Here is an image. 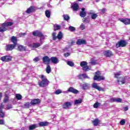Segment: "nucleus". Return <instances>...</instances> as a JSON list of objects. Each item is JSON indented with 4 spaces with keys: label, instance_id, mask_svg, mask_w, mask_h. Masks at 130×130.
<instances>
[{
    "label": "nucleus",
    "instance_id": "f257e3e1",
    "mask_svg": "<svg viewBox=\"0 0 130 130\" xmlns=\"http://www.w3.org/2000/svg\"><path fill=\"white\" fill-rule=\"evenodd\" d=\"M121 76V72H118L114 74V77L117 79V83L118 85H123L125 83V77L120 76Z\"/></svg>",
    "mask_w": 130,
    "mask_h": 130
},
{
    "label": "nucleus",
    "instance_id": "f03ea898",
    "mask_svg": "<svg viewBox=\"0 0 130 130\" xmlns=\"http://www.w3.org/2000/svg\"><path fill=\"white\" fill-rule=\"evenodd\" d=\"M42 80L41 82L38 83L39 86L42 88H44V87H46L48 84H49V81L47 80L46 77L44 75H41L40 77Z\"/></svg>",
    "mask_w": 130,
    "mask_h": 130
},
{
    "label": "nucleus",
    "instance_id": "7ed1b4c3",
    "mask_svg": "<svg viewBox=\"0 0 130 130\" xmlns=\"http://www.w3.org/2000/svg\"><path fill=\"white\" fill-rule=\"evenodd\" d=\"M14 23L12 22H6L2 24V27H0V32H5L8 30L7 27L13 26Z\"/></svg>",
    "mask_w": 130,
    "mask_h": 130
},
{
    "label": "nucleus",
    "instance_id": "20e7f679",
    "mask_svg": "<svg viewBox=\"0 0 130 130\" xmlns=\"http://www.w3.org/2000/svg\"><path fill=\"white\" fill-rule=\"evenodd\" d=\"M33 36L36 37H39L40 41L42 40H44L45 39V37L43 35V34L40 30L34 31L32 33Z\"/></svg>",
    "mask_w": 130,
    "mask_h": 130
},
{
    "label": "nucleus",
    "instance_id": "39448f33",
    "mask_svg": "<svg viewBox=\"0 0 130 130\" xmlns=\"http://www.w3.org/2000/svg\"><path fill=\"white\" fill-rule=\"evenodd\" d=\"M101 73L99 71H96L95 73V75L93 77L94 81H98L99 82H100V81L105 80V78H104L103 76H101Z\"/></svg>",
    "mask_w": 130,
    "mask_h": 130
},
{
    "label": "nucleus",
    "instance_id": "423d86ee",
    "mask_svg": "<svg viewBox=\"0 0 130 130\" xmlns=\"http://www.w3.org/2000/svg\"><path fill=\"white\" fill-rule=\"evenodd\" d=\"M80 67L82 68L83 72H89L90 71V68L88 66V62L86 61H83L80 62Z\"/></svg>",
    "mask_w": 130,
    "mask_h": 130
},
{
    "label": "nucleus",
    "instance_id": "0eeeda50",
    "mask_svg": "<svg viewBox=\"0 0 130 130\" xmlns=\"http://www.w3.org/2000/svg\"><path fill=\"white\" fill-rule=\"evenodd\" d=\"M1 60L4 61L5 62H9V61H12L13 59V56L11 55H6L1 57Z\"/></svg>",
    "mask_w": 130,
    "mask_h": 130
},
{
    "label": "nucleus",
    "instance_id": "6e6552de",
    "mask_svg": "<svg viewBox=\"0 0 130 130\" xmlns=\"http://www.w3.org/2000/svg\"><path fill=\"white\" fill-rule=\"evenodd\" d=\"M16 46H17L14 45V44H8L6 46L5 50H6V51H12V50L16 48Z\"/></svg>",
    "mask_w": 130,
    "mask_h": 130
},
{
    "label": "nucleus",
    "instance_id": "1a4fd4ad",
    "mask_svg": "<svg viewBox=\"0 0 130 130\" xmlns=\"http://www.w3.org/2000/svg\"><path fill=\"white\" fill-rule=\"evenodd\" d=\"M125 46H126V42L124 40H121L116 44V47L117 48H118V47H124Z\"/></svg>",
    "mask_w": 130,
    "mask_h": 130
},
{
    "label": "nucleus",
    "instance_id": "9d476101",
    "mask_svg": "<svg viewBox=\"0 0 130 130\" xmlns=\"http://www.w3.org/2000/svg\"><path fill=\"white\" fill-rule=\"evenodd\" d=\"M119 21L121 22L124 25H130V19L129 18H119Z\"/></svg>",
    "mask_w": 130,
    "mask_h": 130
},
{
    "label": "nucleus",
    "instance_id": "9b49d317",
    "mask_svg": "<svg viewBox=\"0 0 130 130\" xmlns=\"http://www.w3.org/2000/svg\"><path fill=\"white\" fill-rule=\"evenodd\" d=\"M114 55V53H113L111 50H107L104 51V56H106V57H111V56H113Z\"/></svg>",
    "mask_w": 130,
    "mask_h": 130
},
{
    "label": "nucleus",
    "instance_id": "f8f14e48",
    "mask_svg": "<svg viewBox=\"0 0 130 130\" xmlns=\"http://www.w3.org/2000/svg\"><path fill=\"white\" fill-rule=\"evenodd\" d=\"M43 62L44 64L48 65L50 63V58L48 56H45L42 58Z\"/></svg>",
    "mask_w": 130,
    "mask_h": 130
},
{
    "label": "nucleus",
    "instance_id": "ddd939ff",
    "mask_svg": "<svg viewBox=\"0 0 130 130\" xmlns=\"http://www.w3.org/2000/svg\"><path fill=\"white\" fill-rule=\"evenodd\" d=\"M41 103V100L39 99H35L34 100H31L30 102L31 105H37L38 104H40Z\"/></svg>",
    "mask_w": 130,
    "mask_h": 130
},
{
    "label": "nucleus",
    "instance_id": "4468645a",
    "mask_svg": "<svg viewBox=\"0 0 130 130\" xmlns=\"http://www.w3.org/2000/svg\"><path fill=\"white\" fill-rule=\"evenodd\" d=\"M92 88H94V89H96L98 91H102V92L105 91L104 88H102L101 87L99 86L98 85V84H97L96 83H93L92 85Z\"/></svg>",
    "mask_w": 130,
    "mask_h": 130
},
{
    "label": "nucleus",
    "instance_id": "2eb2a0df",
    "mask_svg": "<svg viewBox=\"0 0 130 130\" xmlns=\"http://www.w3.org/2000/svg\"><path fill=\"white\" fill-rule=\"evenodd\" d=\"M76 44H77V45H85L87 44V41H86L85 40L79 39L77 40Z\"/></svg>",
    "mask_w": 130,
    "mask_h": 130
},
{
    "label": "nucleus",
    "instance_id": "dca6fc26",
    "mask_svg": "<svg viewBox=\"0 0 130 130\" xmlns=\"http://www.w3.org/2000/svg\"><path fill=\"white\" fill-rule=\"evenodd\" d=\"M34 12H35V7L31 6L26 10L25 13L26 14H31V13H34Z\"/></svg>",
    "mask_w": 130,
    "mask_h": 130
},
{
    "label": "nucleus",
    "instance_id": "f3484780",
    "mask_svg": "<svg viewBox=\"0 0 130 130\" xmlns=\"http://www.w3.org/2000/svg\"><path fill=\"white\" fill-rule=\"evenodd\" d=\"M110 102L113 103V102H117V103H121L122 102V100L120 98H111L110 99Z\"/></svg>",
    "mask_w": 130,
    "mask_h": 130
},
{
    "label": "nucleus",
    "instance_id": "a211bd4d",
    "mask_svg": "<svg viewBox=\"0 0 130 130\" xmlns=\"http://www.w3.org/2000/svg\"><path fill=\"white\" fill-rule=\"evenodd\" d=\"M11 41L14 45L17 46V44H18V38L17 37H15L14 36L11 37Z\"/></svg>",
    "mask_w": 130,
    "mask_h": 130
},
{
    "label": "nucleus",
    "instance_id": "6ab92c4d",
    "mask_svg": "<svg viewBox=\"0 0 130 130\" xmlns=\"http://www.w3.org/2000/svg\"><path fill=\"white\" fill-rule=\"evenodd\" d=\"M68 91L70 92L71 93H73V94H78V93H79V91L74 88L73 87H69Z\"/></svg>",
    "mask_w": 130,
    "mask_h": 130
},
{
    "label": "nucleus",
    "instance_id": "aec40b11",
    "mask_svg": "<svg viewBox=\"0 0 130 130\" xmlns=\"http://www.w3.org/2000/svg\"><path fill=\"white\" fill-rule=\"evenodd\" d=\"M85 8H82L81 11L80 12L79 15L81 18H85V16L87 15V12L85 11Z\"/></svg>",
    "mask_w": 130,
    "mask_h": 130
},
{
    "label": "nucleus",
    "instance_id": "412c9836",
    "mask_svg": "<svg viewBox=\"0 0 130 130\" xmlns=\"http://www.w3.org/2000/svg\"><path fill=\"white\" fill-rule=\"evenodd\" d=\"M50 60L52 63L56 64V63H58L59 62L58 58H57V57H51L50 58Z\"/></svg>",
    "mask_w": 130,
    "mask_h": 130
},
{
    "label": "nucleus",
    "instance_id": "4be33fe9",
    "mask_svg": "<svg viewBox=\"0 0 130 130\" xmlns=\"http://www.w3.org/2000/svg\"><path fill=\"white\" fill-rule=\"evenodd\" d=\"M72 106V103L71 102H66L62 105V108L64 109H68L69 107Z\"/></svg>",
    "mask_w": 130,
    "mask_h": 130
},
{
    "label": "nucleus",
    "instance_id": "5701e85b",
    "mask_svg": "<svg viewBox=\"0 0 130 130\" xmlns=\"http://www.w3.org/2000/svg\"><path fill=\"white\" fill-rule=\"evenodd\" d=\"M72 9H73V11L74 12H77L78 10H79V4L78 3H74L71 6Z\"/></svg>",
    "mask_w": 130,
    "mask_h": 130
},
{
    "label": "nucleus",
    "instance_id": "b1692460",
    "mask_svg": "<svg viewBox=\"0 0 130 130\" xmlns=\"http://www.w3.org/2000/svg\"><path fill=\"white\" fill-rule=\"evenodd\" d=\"M17 49L19 51H26V47L22 45H19L17 47Z\"/></svg>",
    "mask_w": 130,
    "mask_h": 130
},
{
    "label": "nucleus",
    "instance_id": "393cba45",
    "mask_svg": "<svg viewBox=\"0 0 130 130\" xmlns=\"http://www.w3.org/2000/svg\"><path fill=\"white\" fill-rule=\"evenodd\" d=\"M49 123L48 122L45 121V122H40L39 123V126H47Z\"/></svg>",
    "mask_w": 130,
    "mask_h": 130
},
{
    "label": "nucleus",
    "instance_id": "a878e982",
    "mask_svg": "<svg viewBox=\"0 0 130 130\" xmlns=\"http://www.w3.org/2000/svg\"><path fill=\"white\" fill-rule=\"evenodd\" d=\"M89 15H91V18L92 20H95L96 18L98 17V15L97 14L93 13V12H89Z\"/></svg>",
    "mask_w": 130,
    "mask_h": 130
},
{
    "label": "nucleus",
    "instance_id": "bb28decb",
    "mask_svg": "<svg viewBox=\"0 0 130 130\" xmlns=\"http://www.w3.org/2000/svg\"><path fill=\"white\" fill-rule=\"evenodd\" d=\"M92 123L94 126H97L99 124V119L97 118L95 119L92 121Z\"/></svg>",
    "mask_w": 130,
    "mask_h": 130
},
{
    "label": "nucleus",
    "instance_id": "cd10ccee",
    "mask_svg": "<svg viewBox=\"0 0 130 130\" xmlns=\"http://www.w3.org/2000/svg\"><path fill=\"white\" fill-rule=\"evenodd\" d=\"M46 72L47 74H50L51 73V67H50L49 64L47 65L46 69Z\"/></svg>",
    "mask_w": 130,
    "mask_h": 130
},
{
    "label": "nucleus",
    "instance_id": "c85d7f7f",
    "mask_svg": "<svg viewBox=\"0 0 130 130\" xmlns=\"http://www.w3.org/2000/svg\"><path fill=\"white\" fill-rule=\"evenodd\" d=\"M41 46V44L39 43H33V48H38Z\"/></svg>",
    "mask_w": 130,
    "mask_h": 130
},
{
    "label": "nucleus",
    "instance_id": "c756f323",
    "mask_svg": "<svg viewBox=\"0 0 130 130\" xmlns=\"http://www.w3.org/2000/svg\"><path fill=\"white\" fill-rule=\"evenodd\" d=\"M57 38L58 40H61L62 39V32L61 31H59L57 36Z\"/></svg>",
    "mask_w": 130,
    "mask_h": 130
},
{
    "label": "nucleus",
    "instance_id": "7c9ffc66",
    "mask_svg": "<svg viewBox=\"0 0 130 130\" xmlns=\"http://www.w3.org/2000/svg\"><path fill=\"white\" fill-rule=\"evenodd\" d=\"M22 107H23V108H26V109L29 108V107H30V103L29 102L25 103L22 105Z\"/></svg>",
    "mask_w": 130,
    "mask_h": 130
},
{
    "label": "nucleus",
    "instance_id": "2f4dec72",
    "mask_svg": "<svg viewBox=\"0 0 130 130\" xmlns=\"http://www.w3.org/2000/svg\"><path fill=\"white\" fill-rule=\"evenodd\" d=\"M61 27H60V26L57 25V24H55L54 25V31H57V30H60Z\"/></svg>",
    "mask_w": 130,
    "mask_h": 130
},
{
    "label": "nucleus",
    "instance_id": "473e14b6",
    "mask_svg": "<svg viewBox=\"0 0 130 130\" xmlns=\"http://www.w3.org/2000/svg\"><path fill=\"white\" fill-rule=\"evenodd\" d=\"M83 102V100H82V99H80L78 100H76L74 102V103L75 105L77 104H81V103H82Z\"/></svg>",
    "mask_w": 130,
    "mask_h": 130
},
{
    "label": "nucleus",
    "instance_id": "72a5a7b5",
    "mask_svg": "<svg viewBox=\"0 0 130 130\" xmlns=\"http://www.w3.org/2000/svg\"><path fill=\"white\" fill-rule=\"evenodd\" d=\"M9 101V95L7 94L5 95L4 99L3 100V102L4 103H7Z\"/></svg>",
    "mask_w": 130,
    "mask_h": 130
},
{
    "label": "nucleus",
    "instance_id": "f704fd0d",
    "mask_svg": "<svg viewBox=\"0 0 130 130\" xmlns=\"http://www.w3.org/2000/svg\"><path fill=\"white\" fill-rule=\"evenodd\" d=\"M82 89L83 90H88L89 89V85L87 83L83 84Z\"/></svg>",
    "mask_w": 130,
    "mask_h": 130
},
{
    "label": "nucleus",
    "instance_id": "c9c22d12",
    "mask_svg": "<svg viewBox=\"0 0 130 130\" xmlns=\"http://www.w3.org/2000/svg\"><path fill=\"white\" fill-rule=\"evenodd\" d=\"M45 15H46V17H47V18H50V11L47 10H46L45 11Z\"/></svg>",
    "mask_w": 130,
    "mask_h": 130
},
{
    "label": "nucleus",
    "instance_id": "e433bc0d",
    "mask_svg": "<svg viewBox=\"0 0 130 130\" xmlns=\"http://www.w3.org/2000/svg\"><path fill=\"white\" fill-rule=\"evenodd\" d=\"M15 97L17 100H21L22 98V95H21L20 93L16 94L15 95Z\"/></svg>",
    "mask_w": 130,
    "mask_h": 130
},
{
    "label": "nucleus",
    "instance_id": "4c0bfd02",
    "mask_svg": "<svg viewBox=\"0 0 130 130\" xmlns=\"http://www.w3.org/2000/svg\"><path fill=\"white\" fill-rule=\"evenodd\" d=\"M52 39L54 41L56 40L57 39V36H56V32H53L52 34Z\"/></svg>",
    "mask_w": 130,
    "mask_h": 130
},
{
    "label": "nucleus",
    "instance_id": "58836bf2",
    "mask_svg": "<svg viewBox=\"0 0 130 130\" xmlns=\"http://www.w3.org/2000/svg\"><path fill=\"white\" fill-rule=\"evenodd\" d=\"M36 127H37V125H36V124H33V125H30L29 126V130L35 129V128H36Z\"/></svg>",
    "mask_w": 130,
    "mask_h": 130
},
{
    "label": "nucleus",
    "instance_id": "ea45409f",
    "mask_svg": "<svg viewBox=\"0 0 130 130\" xmlns=\"http://www.w3.org/2000/svg\"><path fill=\"white\" fill-rule=\"evenodd\" d=\"M63 18L65 21H69L70 19V16L68 15H63Z\"/></svg>",
    "mask_w": 130,
    "mask_h": 130
},
{
    "label": "nucleus",
    "instance_id": "a19ab883",
    "mask_svg": "<svg viewBox=\"0 0 130 130\" xmlns=\"http://www.w3.org/2000/svg\"><path fill=\"white\" fill-rule=\"evenodd\" d=\"M67 64L70 66V67H74V66H75V63H74L72 61H68Z\"/></svg>",
    "mask_w": 130,
    "mask_h": 130
},
{
    "label": "nucleus",
    "instance_id": "79ce46f5",
    "mask_svg": "<svg viewBox=\"0 0 130 130\" xmlns=\"http://www.w3.org/2000/svg\"><path fill=\"white\" fill-rule=\"evenodd\" d=\"M69 30L71 31L72 32H73L74 31H76V27L72 26H70L69 27Z\"/></svg>",
    "mask_w": 130,
    "mask_h": 130
},
{
    "label": "nucleus",
    "instance_id": "37998d69",
    "mask_svg": "<svg viewBox=\"0 0 130 130\" xmlns=\"http://www.w3.org/2000/svg\"><path fill=\"white\" fill-rule=\"evenodd\" d=\"M5 117V113L3 111H0V118H4Z\"/></svg>",
    "mask_w": 130,
    "mask_h": 130
},
{
    "label": "nucleus",
    "instance_id": "c03bdc74",
    "mask_svg": "<svg viewBox=\"0 0 130 130\" xmlns=\"http://www.w3.org/2000/svg\"><path fill=\"white\" fill-rule=\"evenodd\" d=\"M99 105H100V103L96 102L93 105L94 108H98L99 107Z\"/></svg>",
    "mask_w": 130,
    "mask_h": 130
},
{
    "label": "nucleus",
    "instance_id": "a18cd8bd",
    "mask_svg": "<svg viewBox=\"0 0 130 130\" xmlns=\"http://www.w3.org/2000/svg\"><path fill=\"white\" fill-rule=\"evenodd\" d=\"M119 124L120 125H124V124H125V120L124 119L121 120L120 121Z\"/></svg>",
    "mask_w": 130,
    "mask_h": 130
},
{
    "label": "nucleus",
    "instance_id": "49530a36",
    "mask_svg": "<svg viewBox=\"0 0 130 130\" xmlns=\"http://www.w3.org/2000/svg\"><path fill=\"white\" fill-rule=\"evenodd\" d=\"M4 107H5V105H4V103H2L0 104V111H3V109H4Z\"/></svg>",
    "mask_w": 130,
    "mask_h": 130
},
{
    "label": "nucleus",
    "instance_id": "de8ad7c7",
    "mask_svg": "<svg viewBox=\"0 0 130 130\" xmlns=\"http://www.w3.org/2000/svg\"><path fill=\"white\" fill-rule=\"evenodd\" d=\"M82 77L83 79H89V76L86 74H83Z\"/></svg>",
    "mask_w": 130,
    "mask_h": 130
},
{
    "label": "nucleus",
    "instance_id": "09e8293b",
    "mask_svg": "<svg viewBox=\"0 0 130 130\" xmlns=\"http://www.w3.org/2000/svg\"><path fill=\"white\" fill-rule=\"evenodd\" d=\"M80 29H81V30H85V25L83 23L81 24L80 26Z\"/></svg>",
    "mask_w": 130,
    "mask_h": 130
},
{
    "label": "nucleus",
    "instance_id": "8fccbe9b",
    "mask_svg": "<svg viewBox=\"0 0 130 130\" xmlns=\"http://www.w3.org/2000/svg\"><path fill=\"white\" fill-rule=\"evenodd\" d=\"M61 92H62L61 90L58 89L55 91V94H56V95H58L59 94H60V93Z\"/></svg>",
    "mask_w": 130,
    "mask_h": 130
},
{
    "label": "nucleus",
    "instance_id": "3c124183",
    "mask_svg": "<svg viewBox=\"0 0 130 130\" xmlns=\"http://www.w3.org/2000/svg\"><path fill=\"white\" fill-rule=\"evenodd\" d=\"M106 12V9L105 8H103L101 10V13L103 15V14H105Z\"/></svg>",
    "mask_w": 130,
    "mask_h": 130
},
{
    "label": "nucleus",
    "instance_id": "603ef678",
    "mask_svg": "<svg viewBox=\"0 0 130 130\" xmlns=\"http://www.w3.org/2000/svg\"><path fill=\"white\" fill-rule=\"evenodd\" d=\"M39 60H40V59L38 57H36L34 59V61H35V62H37L39 61Z\"/></svg>",
    "mask_w": 130,
    "mask_h": 130
},
{
    "label": "nucleus",
    "instance_id": "864d4df0",
    "mask_svg": "<svg viewBox=\"0 0 130 130\" xmlns=\"http://www.w3.org/2000/svg\"><path fill=\"white\" fill-rule=\"evenodd\" d=\"M11 108H13V107L12 106V105H7V107L6 108V109L7 110H9V109H11Z\"/></svg>",
    "mask_w": 130,
    "mask_h": 130
},
{
    "label": "nucleus",
    "instance_id": "5fc2aeb1",
    "mask_svg": "<svg viewBox=\"0 0 130 130\" xmlns=\"http://www.w3.org/2000/svg\"><path fill=\"white\" fill-rule=\"evenodd\" d=\"M79 80H83V74H80L78 76Z\"/></svg>",
    "mask_w": 130,
    "mask_h": 130
},
{
    "label": "nucleus",
    "instance_id": "6e6d98bb",
    "mask_svg": "<svg viewBox=\"0 0 130 130\" xmlns=\"http://www.w3.org/2000/svg\"><path fill=\"white\" fill-rule=\"evenodd\" d=\"M4 124H5V121L3 119H0V125H3Z\"/></svg>",
    "mask_w": 130,
    "mask_h": 130
},
{
    "label": "nucleus",
    "instance_id": "4d7b16f0",
    "mask_svg": "<svg viewBox=\"0 0 130 130\" xmlns=\"http://www.w3.org/2000/svg\"><path fill=\"white\" fill-rule=\"evenodd\" d=\"M70 54H70V53H69V52L65 53L64 54V56L65 57H68V56H70Z\"/></svg>",
    "mask_w": 130,
    "mask_h": 130
},
{
    "label": "nucleus",
    "instance_id": "13d9d810",
    "mask_svg": "<svg viewBox=\"0 0 130 130\" xmlns=\"http://www.w3.org/2000/svg\"><path fill=\"white\" fill-rule=\"evenodd\" d=\"M91 64L95 65V64H96V61L95 60H92V61H91Z\"/></svg>",
    "mask_w": 130,
    "mask_h": 130
},
{
    "label": "nucleus",
    "instance_id": "bf43d9fd",
    "mask_svg": "<svg viewBox=\"0 0 130 130\" xmlns=\"http://www.w3.org/2000/svg\"><path fill=\"white\" fill-rule=\"evenodd\" d=\"M124 111H127V110H128V107H124Z\"/></svg>",
    "mask_w": 130,
    "mask_h": 130
},
{
    "label": "nucleus",
    "instance_id": "052dcab7",
    "mask_svg": "<svg viewBox=\"0 0 130 130\" xmlns=\"http://www.w3.org/2000/svg\"><path fill=\"white\" fill-rule=\"evenodd\" d=\"M2 97H3V93L0 92V101H1Z\"/></svg>",
    "mask_w": 130,
    "mask_h": 130
},
{
    "label": "nucleus",
    "instance_id": "680f3d73",
    "mask_svg": "<svg viewBox=\"0 0 130 130\" xmlns=\"http://www.w3.org/2000/svg\"><path fill=\"white\" fill-rule=\"evenodd\" d=\"M25 35H26V33L25 32H23V33H21V36H25Z\"/></svg>",
    "mask_w": 130,
    "mask_h": 130
},
{
    "label": "nucleus",
    "instance_id": "e2e57ef3",
    "mask_svg": "<svg viewBox=\"0 0 130 130\" xmlns=\"http://www.w3.org/2000/svg\"><path fill=\"white\" fill-rule=\"evenodd\" d=\"M29 47H32L33 48V44L32 45V44H30L28 45Z\"/></svg>",
    "mask_w": 130,
    "mask_h": 130
},
{
    "label": "nucleus",
    "instance_id": "0e129e2a",
    "mask_svg": "<svg viewBox=\"0 0 130 130\" xmlns=\"http://www.w3.org/2000/svg\"><path fill=\"white\" fill-rule=\"evenodd\" d=\"M83 22H85V21L87 20V18H84L83 19Z\"/></svg>",
    "mask_w": 130,
    "mask_h": 130
},
{
    "label": "nucleus",
    "instance_id": "69168bd1",
    "mask_svg": "<svg viewBox=\"0 0 130 130\" xmlns=\"http://www.w3.org/2000/svg\"><path fill=\"white\" fill-rule=\"evenodd\" d=\"M78 2H83V0H77Z\"/></svg>",
    "mask_w": 130,
    "mask_h": 130
}]
</instances>
